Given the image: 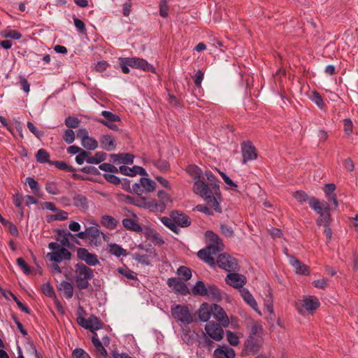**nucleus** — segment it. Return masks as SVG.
I'll list each match as a JSON object with an SVG mask.
<instances>
[{"instance_id":"1","label":"nucleus","mask_w":358,"mask_h":358,"mask_svg":"<svg viewBox=\"0 0 358 358\" xmlns=\"http://www.w3.org/2000/svg\"><path fill=\"white\" fill-rule=\"evenodd\" d=\"M193 191L203 198L216 212H222L220 207L222 199L218 183L206 184L201 180H197L194 183Z\"/></svg>"},{"instance_id":"2","label":"nucleus","mask_w":358,"mask_h":358,"mask_svg":"<svg viewBox=\"0 0 358 358\" xmlns=\"http://www.w3.org/2000/svg\"><path fill=\"white\" fill-rule=\"evenodd\" d=\"M205 236L210 243L206 248L200 250L197 252V256L210 267L215 268V262L213 256L223 250L224 245L218 235L213 231H207Z\"/></svg>"},{"instance_id":"3","label":"nucleus","mask_w":358,"mask_h":358,"mask_svg":"<svg viewBox=\"0 0 358 358\" xmlns=\"http://www.w3.org/2000/svg\"><path fill=\"white\" fill-rule=\"evenodd\" d=\"M120 65L124 73H129V66L145 71L155 72V67L145 59L139 57H120Z\"/></svg>"},{"instance_id":"4","label":"nucleus","mask_w":358,"mask_h":358,"mask_svg":"<svg viewBox=\"0 0 358 358\" xmlns=\"http://www.w3.org/2000/svg\"><path fill=\"white\" fill-rule=\"evenodd\" d=\"M48 248L51 250L47 253L46 257L52 262L60 263L64 260H70L71 253L64 247L61 246L57 242H51L48 244Z\"/></svg>"},{"instance_id":"5","label":"nucleus","mask_w":358,"mask_h":358,"mask_svg":"<svg viewBox=\"0 0 358 358\" xmlns=\"http://www.w3.org/2000/svg\"><path fill=\"white\" fill-rule=\"evenodd\" d=\"M76 275L75 277V280L77 287L80 289L87 288L89 286V280H90L94 276L92 269L83 264H77L76 265Z\"/></svg>"},{"instance_id":"6","label":"nucleus","mask_w":358,"mask_h":358,"mask_svg":"<svg viewBox=\"0 0 358 358\" xmlns=\"http://www.w3.org/2000/svg\"><path fill=\"white\" fill-rule=\"evenodd\" d=\"M173 317L185 324H190L193 321V316L186 306L175 305L171 308Z\"/></svg>"},{"instance_id":"7","label":"nucleus","mask_w":358,"mask_h":358,"mask_svg":"<svg viewBox=\"0 0 358 358\" xmlns=\"http://www.w3.org/2000/svg\"><path fill=\"white\" fill-rule=\"evenodd\" d=\"M157 196L159 201L152 200L151 211L162 213L167 206L172 203L173 200L170 195L164 190H159Z\"/></svg>"},{"instance_id":"8","label":"nucleus","mask_w":358,"mask_h":358,"mask_svg":"<svg viewBox=\"0 0 358 358\" xmlns=\"http://www.w3.org/2000/svg\"><path fill=\"white\" fill-rule=\"evenodd\" d=\"M216 264L220 268L228 272L235 271L238 268L237 260L226 253H222L218 256Z\"/></svg>"},{"instance_id":"9","label":"nucleus","mask_w":358,"mask_h":358,"mask_svg":"<svg viewBox=\"0 0 358 358\" xmlns=\"http://www.w3.org/2000/svg\"><path fill=\"white\" fill-rule=\"evenodd\" d=\"M242 163L245 164L249 161L257 158V151L251 141H244L241 143Z\"/></svg>"},{"instance_id":"10","label":"nucleus","mask_w":358,"mask_h":358,"mask_svg":"<svg viewBox=\"0 0 358 358\" xmlns=\"http://www.w3.org/2000/svg\"><path fill=\"white\" fill-rule=\"evenodd\" d=\"M220 324L209 322L205 327L206 334L215 341H220L224 337V330Z\"/></svg>"},{"instance_id":"11","label":"nucleus","mask_w":358,"mask_h":358,"mask_svg":"<svg viewBox=\"0 0 358 358\" xmlns=\"http://www.w3.org/2000/svg\"><path fill=\"white\" fill-rule=\"evenodd\" d=\"M229 273L225 278V282L229 285L233 287L236 289H242L243 288V285L246 283V278L243 275L239 274L238 273Z\"/></svg>"},{"instance_id":"12","label":"nucleus","mask_w":358,"mask_h":358,"mask_svg":"<svg viewBox=\"0 0 358 358\" xmlns=\"http://www.w3.org/2000/svg\"><path fill=\"white\" fill-rule=\"evenodd\" d=\"M77 255L80 259L85 262L90 266H94L99 264L97 256L95 254L90 253L86 248H78Z\"/></svg>"},{"instance_id":"13","label":"nucleus","mask_w":358,"mask_h":358,"mask_svg":"<svg viewBox=\"0 0 358 358\" xmlns=\"http://www.w3.org/2000/svg\"><path fill=\"white\" fill-rule=\"evenodd\" d=\"M296 306L299 312L302 313L303 308L308 311L317 309L320 306V301L316 297L310 296L306 297L299 303H297Z\"/></svg>"},{"instance_id":"14","label":"nucleus","mask_w":358,"mask_h":358,"mask_svg":"<svg viewBox=\"0 0 358 358\" xmlns=\"http://www.w3.org/2000/svg\"><path fill=\"white\" fill-rule=\"evenodd\" d=\"M212 315L214 316V317L220 323V324L223 327H228L229 324V320L228 319V317L224 312V309L217 305V304H213V313Z\"/></svg>"},{"instance_id":"15","label":"nucleus","mask_w":358,"mask_h":358,"mask_svg":"<svg viewBox=\"0 0 358 358\" xmlns=\"http://www.w3.org/2000/svg\"><path fill=\"white\" fill-rule=\"evenodd\" d=\"M214 358H235L236 353L233 348L227 345H219L213 352Z\"/></svg>"},{"instance_id":"16","label":"nucleus","mask_w":358,"mask_h":358,"mask_svg":"<svg viewBox=\"0 0 358 358\" xmlns=\"http://www.w3.org/2000/svg\"><path fill=\"white\" fill-rule=\"evenodd\" d=\"M308 204L311 209H313L319 215L324 210H329V205L324 201H320L315 197H310L308 199Z\"/></svg>"},{"instance_id":"17","label":"nucleus","mask_w":358,"mask_h":358,"mask_svg":"<svg viewBox=\"0 0 358 358\" xmlns=\"http://www.w3.org/2000/svg\"><path fill=\"white\" fill-rule=\"evenodd\" d=\"M119 171L124 176H135L137 174L141 176H146L147 172L141 166H134L133 167L130 168L127 166L122 165L119 167Z\"/></svg>"},{"instance_id":"18","label":"nucleus","mask_w":358,"mask_h":358,"mask_svg":"<svg viewBox=\"0 0 358 358\" xmlns=\"http://www.w3.org/2000/svg\"><path fill=\"white\" fill-rule=\"evenodd\" d=\"M170 216L173 219L178 227H187L191 224V221L189 217L180 211H173Z\"/></svg>"},{"instance_id":"19","label":"nucleus","mask_w":358,"mask_h":358,"mask_svg":"<svg viewBox=\"0 0 358 358\" xmlns=\"http://www.w3.org/2000/svg\"><path fill=\"white\" fill-rule=\"evenodd\" d=\"M262 344V336H249L245 345L248 350L254 353L258 352Z\"/></svg>"},{"instance_id":"20","label":"nucleus","mask_w":358,"mask_h":358,"mask_svg":"<svg viewBox=\"0 0 358 358\" xmlns=\"http://www.w3.org/2000/svg\"><path fill=\"white\" fill-rule=\"evenodd\" d=\"M289 262L293 267L294 271L296 273L306 275L308 273V266L301 262L298 259L293 256L289 257Z\"/></svg>"},{"instance_id":"21","label":"nucleus","mask_w":358,"mask_h":358,"mask_svg":"<svg viewBox=\"0 0 358 358\" xmlns=\"http://www.w3.org/2000/svg\"><path fill=\"white\" fill-rule=\"evenodd\" d=\"M101 147L107 151L115 150L116 143L113 136L109 134L103 135L100 138Z\"/></svg>"},{"instance_id":"22","label":"nucleus","mask_w":358,"mask_h":358,"mask_svg":"<svg viewBox=\"0 0 358 358\" xmlns=\"http://www.w3.org/2000/svg\"><path fill=\"white\" fill-rule=\"evenodd\" d=\"M239 292L245 302L247 303L253 310L258 311L257 303L248 289L242 288Z\"/></svg>"},{"instance_id":"23","label":"nucleus","mask_w":358,"mask_h":358,"mask_svg":"<svg viewBox=\"0 0 358 358\" xmlns=\"http://www.w3.org/2000/svg\"><path fill=\"white\" fill-rule=\"evenodd\" d=\"M73 205L82 211H86L88 209L87 198L80 194H75L73 197Z\"/></svg>"},{"instance_id":"24","label":"nucleus","mask_w":358,"mask_h":358,"mask_svg":"<svg viewBox=\"0 0 358 358\" xmlns=\"http://www.w3.org/2000/svg\"><path fill=\"white\" fill-rule=\"evenodd\" d=\"M213 313V305L210 306L206 303L201 304L199 309V317L203 322H207Z\"/></svg>"},{"instance_id":"25","label":"nucleus","mask_w":358,"mask_h":358,"mask_svg":"<svg viewBox=\"0 0 358 358\" xmlns=\"http://www.w3.org/2000/svg\"><path fill=\"white\" fill-rule=\"evenodd\" d=\"M57 234L59 237L58 241L60 243V245L64 248L70 246V241L69 238L71 237H74V235L71 232L68 231L65 229H57Z\"/></svg>"},{"instance_id":"26","label":"nucleus","mask_w":358,"mask_h":358,"mask_svg":"<svg viewBox=\"0 0 358 358\" xmlns=\"http://www.w3.org/2000/svg\"><path fill=\"white\" fill-rule=\"evenodd\" d=\"M136 216L134 218H124L122 220V225L128 230H131L136 232H141L143 231L141 225L136 220Z\"/></svg>"},{"instance_id":"27","label":"nucleus","mask_w":358,"mask_h":358,"mask_svg":"<svg viewBox=\"0 0 358 358\" xmlns=\"http://www.w3.org/2000/svg\"><path fill=\"white\" fill-rule=\"evenodd\" d=\"M88 327L93 334L96 333L95 331L102 329L103 323L99 317L92 315L88 317Z\"/></svg>"},{"instance_id":"28","label":"nucleus","mask_w":358,"mask_h":358,"mask_svg":"<svg viewBox=\"0 0 358 358\" xmlns=\"http://www.w3.org/2000/svg\"><path fill=\"white\" fill-rule=\"evenodd\" d=\"M59 289L63 292L66 299H71L73 295V287L71 283L62 281L59 285Z\"/></svg>"},{"instance_id":"29","label":"nucleus","mask_w":358,"mask_h":358,"mask_svg":"<svg viewBox=\"0 0 358 358\" xmlns=\"http://www.w3.org/2000/svg\"><path fill=\"white\" fill-rule=\"evenodd\" d=\"M101 223L104 227L113 230L117 227L118 222L110 215H103L101 218Z\"/></svg>"},{"instance_id":"30","label":"nucleus","mask_w":358,"mask_h":358,"mask_svg":"<svg viewBox=\"0 0 358 358\" xmlns=\"http://www.w3.org/2000/svg\"><path fill=\"white\" fill-rule=\"evenodd\" d=\"M108 252L117 257H125L127 255L125 249L115 243L108 245Z\"/></svg>"},{"instance_id":"31","label":"nucleus","mask_w":358,"mask_h":358,"mask_svg":"<svg viewBox=\"0 0 358 358\" xmlns=\"http://www.w3.org/2000/svg\"><path fill=\"white\" fill-rule=\"evenodd\" d=\"M206 296L216 301L222 300L220 290L214 285H210L208 286L207 294Z\"/></svg>"},{"instance_id":"32","label":"nucleus","mask_w":358,"mask_h":358,"mask_svg":"<svg viewBox=\"0 0 358 358\" xmlns=\"http://www.w3.org/2000/svg\"><path fill=\"white\" fill-rule=\"evenodd\" d=\"M92 342L97 352H99L103 357H106L108 356L107 350H106L102 343L99 339L96 333H94V335L92 338Z\"/></svg>"},{"instance_id":"33","label":"nucleus","mask_w":358,"mask_h":358,"mask_svg":"<svg viewBox=\"0 0 358 358\" xmlns=\"http://www.w3.org/2000/svg\"><path fill=\"white\" fill-rule=\"evenodd\" d=\"M140 182L143 189L148 192H153L156 188V182L148 178H141Z\"/></svg>"},{"instance_id":"34","label":"nucleus","mask_w":358,"mask_h":358,"mask_svg":"<svg viewBox=\"0 0 358 358\" xmlns=\"http://www.w3.org/2000/svg\"><path fill=\"white\" fill-rule=\"evenodd\" d=\"M207 289L208 287L205 285L203 282L199 280L196 282L192 291L194 294L204 296L207 294Z\"/></svg>"},{"instance_id":"35","label":"nucleus","mask_w":358,"mask_h":358,"mask_svg":"<svg viewBox=\"0 0 358 358\" xmlns=\"http://www.w3.org/2000/svg\"><path fill=\"white\" fill-rule=\"evenodd\" d=\"M161 222L164 225H165L166 227H168L172 231L175 232L176 234L179 233L180 229L178 227V226H176L175 221L171 216H170V217H162Z\"/></svg>"},{"instance_id":"36","label":"nucleus","mask_w":358,"mask_h":358,"mask_svg":"<svg viewBox=\"0 0 358 358\" xmlns=\"http://www.w3.org/2000/svg\"><path fill=\"white\" fill-rule=\"evenodd\" d=\"M106 154L103 152H97L92 157L88 155L87 163L98 164L106 159Z\"/></svg>"},{"instance_id":"37","label":"nucleus","mask_w":358,"mask_h":358,"mask_svg":"<svg viewBox=\"0 0 358 358\" xmlns=\"http://www.w3.org/2000/svg\"><path fill=\"white\" fill-rule=\"evenodd\" d=\"M132 202L133 205L136 206L143 208H148L150 210H151V207L150 206H152V201H148L145 197H136L135 201H133Z\"/></svg>"},{"instance_id":"38","label":"nucleus","mask_w":358,"mask_h":358,"mask_svg":"<svg viewBox=\"0 0 358 358\" xmlns=\"http://www.w3.org/2000/svg\"><path fill=\"white\" fill-rule=\"evenodd\" d=\"M331 222V215L329 213V210H324L322 214L320 215L319 218L317 220V224L320 226L324 225L327 227V225H329Z\"/></svg>"},{"instance_id":"39","label":"nucleus","mask_w":358,"mask_h":358,"mask_svg":"<svg viewBox=\"0 0 358 358\" xmlns=\"http://www.w3.org/2000/svg\"><path fill=\"white\" fill-rule=\"evenodd\" d=\"M36 161L39 163H46L50 162V155L44 149H40L37 151L36 155Z\"/></svg>"},{"instance_id":"40","label":"nucleus","mask_w":358,"mask_h":358,"mask_svg":"<svg viewBox=\"0 0 358 358\" xmlns=\"http://www.w3.org/2000/svg\"><path fill=\"white\" fill-rule=\"evenodd\" d=\"M117 272L127 279L137 280L136 274L126 266L118 268Z\"/></svg>"},{"instance_id":"41","label":"nucleus","mask_w":358,"mask_h":358,"mask_svg":"<svg viewBox=\"0 0 358 358\" xmlns=\"http://www.w3.org/2000/svg\"><path fill=\"white\" fill-rule=\"evenodd\" d=\"M81 143L85 148L89 150H94L98 147L97 141L90 136L82 141Z\"/></svg>"},{"instance_id":"42","label":"nucleus","mask_w":358,"mask_h":358,"mask_svg":"<svg viewBox=\"0 0 358 358\" xmlns=\"http://www.w3.org/2000/svg\"><path fill=\"white\" fill-rule=\"evenodd\" d=\"M177 274L184 280H188L192 277L191 270L186 266H180L177 271Z\"/></svg>"},{"instance_id":"43","label":"nucleus","mask_w":358,"mask_h":358,"mask_svg":"<svg viewBox=\"0 0 358 358\" xmlns=\"http://www.w3.org/2000/svg\"><path fill=\"white\" fill-rule=\"evenodd\" d=\"M262 325L259 322L251 323L250 336H262Z\"/></svg>"},{"instance_id":"44","label":"nucleus","mask_w":358,"mask_h":358,"mask_svg":"<svg viewBox=\"0 0 358 358\" xmlns=\"http://www.w3.org/2000/svg\"><path fill=\"white\" fill-rule=\"evenodd\" d=\"M101 115L105 118L104 120L108 122H120L121 118L119 115L111 113L108 110H103Z\"/></svg>"},{"instance_id":"45","label":"nucleus","mask_w":358,"mask_h":358,"mask_svg":"<svg viewBox=\"0 0 358 358\" xmlns=\"http://www.w3.org/2000/svg\"><path fill=\"white\" fill-rule=\"evenodd\" d=\"M227 339L229 344L232 346H237L239 343V337L234 333L227 331L226 332Z\"/></svg>"},{"instance_id":"46","label":"nucleus","mask_w":358,"mask_h":358,"mask_svg":"<svg viewBox=\"0 0 358 358\" xmlns=\"http://www.w3.org/2000/svg\"><path fill=\"white\" fill-rule=\"evenodd\" d=\"M173 292L177 294L187 295L189 293L187 286L182 281H180L173 289Z\"/></svg>"},{"instance_id":"47","label":"nucleus","mask_w":358,"mask_h":358,"mask_svg":"<svg viewBox=\"0 0 358 358\" xmlns=\"http://www.w3.org/2000/svg\"><path fill=\"white\" fill-rule=\"evenodd\" d=\"M293 196L296 200L301 203L306 201L308 202V199H310L305 192L301 190L295 192Z\"/></svg>"},{"instance_id":"48","label":"nucleus","mask_w":358,"mask_h":358,"mask_svg":"<svg viewBox=\"0 0 358 358\" xmlns=\"http://www.w3.org/2000/svg\"><path fill=\"white\" fill-rule=\"evenodd\" d=\"M86 229H87V236L91 240L97 239L101 234V231L96 227H90L87 228Z\"/></svg>"},{"instance_id":"49","label":"nucleus","mask_w":358,"mask_h":358,"mask_svg":"<svg viewBox=\"0 0 358 358\" xmlns=\"http://www.w3.org/2000/svg\"><path fill=\"white\" fill-rule=\"evenodd\" d=\"M84 312V310L82 307H79L78 310V314L80 315L77 318V322L79 325H80L82 327L87 329L88 327V319L86 320L83 317H81L82 313Z\"/></svg>"},{"instance_id":"50","label":"nucleus","mask_w":358,"mask_h":358,"mask_svg":"<svg viewBox=\"0 0 358 358\" xmlns=\"http://www.w3.org/2000/svg\"><path fill=\"white\" fill-rule=\"evenodd\" d=\"M65 124L69 129L78 128L80 124V120L77 117H68L65 119Z\"/></svg>"},{"instance_id":"51","label":"nucleus","mask_w":358,"mask_h":358,"mask_svg":"<svg viewBox=\"0 0 358 358\" xmlns=\"http://www.w3.org/2000/svg\"><path fill=\"white\" fill-rule=\"evenodd\" d=\"M45 190L50 194L57 195L59 194V190L54 182H48L45 184Z\"/></svg>"},{"instance_id":"52","label":"nucleus","mask_w":358,"mask_h":358,"mask_svg":"<svg viewBox=\"0 0 358 358\" xmlns=\"http://www.w3.org/2000/svg\"><path fill=\"white\" fill-rule=\"evenodd\" d=\"M54 164H55L57 168H58L61 170H64L67 172H74L75 171V169L72 166L67 164L65 162L56 161L54 162Z\"/></svg>"},{"instance_id":"53","label":"nucleus","mask_w":358,"mask_h":358,"mask_svg":"<svg viewBox=\"0 0 358 358\" xmlns=\"http://www.w3.org/2000/svg\"><path fill=\"white\" fill-rule=\"evenodd\" d=\"M220 231L224 236H225L227 238H230L234 236L233 229L226 224H220Z\"/></svg>"},{"instance_id":"54","label":"nucleus","mask_w":358,"mask_h":358,"mask_svg":"<svg viewBox=\"0 0 358 358\" xmlns=\"http://www.w3.org/2000/svg\"><path fill=\"white\" fill-rule=\"evenodd\" d=\"M25 184L29 185V187L31 189L34 193H36V192L39 189V185L38 182L33 178H26Z\"/></svg>"},{"instance_id":"55","label":"nucleus","mask_w":358,"mask_h":358,"mask_svg":"<svg viewBox=\"0 0 358 358\" xmlns=\"http://www.w3.org/2000/svg\"><path fill=\"white\" fill-rule=\"evenodd\" d=\"M63 139L67 144H71L75 140L74 131L71 129H66L64 132Z\"/></svg>"},{"instance_id":"56","label":"nucleus","mask_w":358,"mask_h":358,"mask_svg":"<svg viewBox=\"0 0 358 358\" xmlns=\"http://www.w3.org/2000/svg\"><path fill=\"white\" fill-rule=\"evenodd\" d=\"M2 36L4 38H10L13 39L18 40L22 37V34L16 30H9L3 31Z\"/></svg>"},{"instance_id":"57","label":"nucleus","mask_w":358,"mask_h":358,"mask_svg":"<svg viewBox=\"0 0 358 358\" xmlns=\"http://www.w3.org/2000/svg\"><path fill=\"white\" fill-rule=\"evenodd\" d=\"M311 101H313L319 108H323L324 103L322 96L317 92H313V96L310 98Z\"/></svg>"},{"instance_id":"58","label":"nucleus","mask_w":358,"mask_h":358,"mask_svg":"<svg viewBox=\"0 0 358 358\" xmlns=\"http://www.w3.org/2000/svg\"><path fill=\"white\" fill-rule=\"evenodd\" d=\"M99 169L102 171L110 172V173H117L119 169L114 165L109 163H103L99 165Z\"/></svg>"},{"instance_id":"59","label":"nucleus","mask_w":358,"mask_h":358,"mask_svg":"<svg viewBox=\"0 0 358 358\" xmlns=\"http://www.w3.org/2000/svg\"><path fill=\"white\" fill-rule=\"evenodd\" d=\"M57 213L50 216V219L52 220H66L68 219V213L64 210H58Z\"/></svg>"},{"instance_id":"60","label":"nucleus","mask_w":358,"mask_h":358,"mask_svg":"<svg viewBox=\"0 0 358 358\" xmlns=\"http://www.w3.org/2000/svg\"><path fill=\"white\" fill-rule=\"evenodd\" d=\"M169 6L166 0H162L159 2V14L163 17L168 16Z\"/></svg>"},{"instance_id":"61","label":"nucleus","mask_w":358,"mask_h":358,"mask_svg":"<svg viewBox=\"0 0 358 358\" xmlns=\"http://www.w3.org/2000/svg\"><path fill=\"white\" fill-rule=\"evenodd\" d=\"M73 23L77 30L81 34L86 33V28L85 23L77 17L73 18Z\"/></svg>"},{"instance_id":"62","label":"nucleus","mask_w":358,"mask_h":358,"mask_svg":"<svg viewBox=\"0 0 358 358\" xmlns=\"http://www.w3.org/2000/svg\"><path fill=\"white\" fill-rule=\"evenodd\" d=\"M220 175L224 181L225 184L227 185V188L229 189H234L237 187V185L233 182V180L223 172H220Z\"/></svg>"},{"instance_id":"63","label":"nucleus","mask_w":358,"mask_h":358,"mask_svg":"<svg viewBox=\"0 0 358 358\" xmlns=\"http://www.w3.org/2000/svg\"><path fill=\"white\" fill-rule=\"evenodd\" d=\"M17 264L22 268V270L23 271V272L25 274L28 275L30 273V272H31L30 268L22 258H21V257L17 258Z\"/></svg>"},{"instance_id":"64","label":"nucleus","mask_w":358,"mask_h":358,"mask_svg":"<svg viewBox=\"0 0 358 358\" xmlns=\"http://www.w3.org/2000/svg\"><path fill=\"white\" fill-rule=\"evenodd\" d=\"M73 358H90V355L81 348H76L73 351Z\"/></svg>"}]
</instances>
